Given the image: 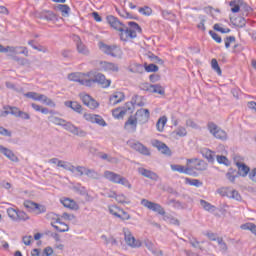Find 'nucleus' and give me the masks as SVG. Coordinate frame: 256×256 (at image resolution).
Returning a JSON list of instances; mask_svg holds the SVG:
<instances>
[{
    "label": "nucleus",
    "mask_w": 256,
    "mask_h": 256,
    "mask_svg": "<svg viewBox=\"0 0 256 256\" xmlns=\"http://www.w3.org/2000/svg\"><path fill=\"white\" fill-rule=\"evenodd\" d=\"M134 117L136 118V121L140 123V125H145V123L149 121V117H150L149 109L141 108L137 110Z\"/></svg>",
    "instance_id": "obj_14"
},
{
    "label": "nucleus",
    "mask_w": 256,
    "mask_h": 256,
    "mask_svg": "<svg viewBox=\"0 0 256 256\" xmlns=\"http://www.w3.org/2000/svg\"><path fill=\"white\" fill-rule=\"evenodd\" d=\"M124 239L129 247H141V241L135 239L129 229H124Z\"/></svg>",
    "instance_id": "obj_16"
},
{
    "label": "nucleus",
    "mask_w": 256,
    "mask_h": 256,
    "mask_svg": "<svg viewBox=\"0 0 256 256\" xmlns=\"http://www.w3.org/2000/svg\"><path fill=\"white\" fill-rule=\"evenodd\" d=\"M213 28L215 31H219L220 33H231V29L223 28L219 24H215Z\"/></svg>",
    "instance_id": "obj_61"
},
{
    "label": "nucleus",
    "mask_w": 256,
    "mask_h": 256,
    "mask_svg": "<svg viewBox=\"0 0 256 256\" xmlns=\"http://www.w3.org/2000/svg\"><path fill=\"white\" fill-rule=\"evenodd\" d=\"M174 135L178 137H187V129L183 126H179L174 132Z\"/></svg>",
    "instance_id": "obj_41"
},
{
    "label": "nucleus",
    "mask_w": 256,
    "mask_h": 256,
    "mask_svg": "<svg viewBox=\"0 0 256 256\" xmlns=\"http://www.w3.org/2000/svg\"><path fill=\"white\" fill-rule=\"evenodd\" d=\"M137 123V118L130 116L125 122L124 129L128 131V133H135V131H137Z\"/></svg>",
    "instance_id": "obj_18"
},
{
    "label": "nucleus",
    "mask_w": 256,
    "mask_h": 256,
    "mask_svg": "<svg viewBox=\"0 0 256 256\" xmlns=\"http://www.w3.org/2000/svg\"><path fill=\"white\" fill-rule=\"evenodd\" d=\"M218 193L222 197H228L229 199H235L236 201H241V194H239V191L233 190L231 188H221L218 190Z\"/></svg>",
    "instance_id": "obj_10"
},
{
    "label": "nucleus",
    "mask_w": 256,
    "mask_h": 256,
    "mask_svg": "<svg viewBox=\"0 0 256 256\" xmlns=\"http://www.w3.org/2000/svg\"><path fill=\"white\" fill-rule=\"evenodd\" d=\"M113 116L116 118V119H122V117H125V111L124 110H121V109H115L113 111Z\"/></svg>",
    "instance_id": "obj_57"
},
{
    "label": "nucleus",
    "mask_w": 256,
    "mask_h": 256,
    "mask_svg": "<svg viewBox=\"0 0 256 256\" xmlns=\"http://www.w3.org/2000/svg\"><path fill=\"white\" fill-rule=\"evenodd\" d=\"M88 77V87H91L93 83H98L99 85H102V87L107 88L111 85V80H107L105 78V75L97 72H88L87 74Z\"/></svg>",
    "instance_id": "obj_1"
},
{
    "label": "nucleus",
    "mask_w": 256,
    "mask_h": 256,
    "mask_svg": "<svg viewBox=\"0 0 256 256\" xmlns=\"http://www.w3.org/2000/svg\"><path fill=\"white\" fill-rule=\"evenodd\" d=\"M7 213H8V217H10L12 221H17L19 210H15V208H8Z\"/></svg>",
    "instance_id": "obj_42"
},
{
    "label": "nucleus",
    "mask_w": 256,
    "mask_h": 256,
    "mask_svg": "<svg viewBox=\"0 0 256 256\" xmlns=\"http://www.w3.org/2000/svg\"><path fill=\"white\" fill-rule=\"evenodd\" d=\"M51 255H53V248L51 246L44 248L41 254V256H51Z\"/></svg>",
    "instance_id": "obj_64"
},
{
    "label": "nucleus",
    "mask_w": 256,
    "mask_h": 256,
    "mask_svg": "<svg viewBox=\"0 0 256 256\" xmlns=\"http://www.w3.org/2000/svg\"><path fill=\"white\" fill-rule=\"evenodd\" d=\"M191 167H192V171L193 169H196V171H207L208 166L205 161L200 160L194 166H191Z\"/></svg>",
    "instance_id": "obj_34"
},
{
    "label": "nucleus",
    "mask_w": 256,
    "mask_h": 256,
    "mask_svg": "<svg viewBox=\"0 0 256 256\" xmlns=\"http://www.w3.org/2000/svg\"><path fill=\"white\" fill-rule=\"evenodd\" d=\"M7 57H10V59H13V61H16L20 67H31V60L24 58V57H19L15 56L13 54H8Z\"/></svg>",
    "instance_id": "obj_21"
},
{
    "label": "nucleus",
    "mask_w": 256,
    "mask_h": 256,
    "mask_svg": "<svg viewBox=\"0 0 256 256\" xmlns=\"http://www.w3.org/2000/svg\"><path fill=\"white\" fill-rule=\"evenodd\" d=\"M119 211H121V209L117 206L109 207V213H111V215H114V217H119Z\"/></svg>",
    "instance_id": "obj_62"
},
{
    "label": "nucleus",
    "mask_w": 256,
    "mask_h": 256,
    "mask_svg": "<svg viewBox=\"0 0 256 256\" xmlns=\"http://www.w3.org/2000/svg\"><path fill=\"white\" fill-rule=\"evenodd\" d=\"M151 145L153 147H155L156 149H158V151H160V153H162V155H167V157H171L172 152L171 149L169 147H167V144L154 139L151 141Z\"/></svg>",
    "instance_id": "obj_12"
},
{
    "label": "nucleus",
    "mask_w": 256,
    "mask_h": 256,
    "mask_svg": "<svg viewBox=\"0 0 256 256\" xmlns=\"http://www.w3.org/2000/svg\"><path fill=\"white\" fill-rule=\"evenodd\" d=\"M217 243L222 251H227V243L223 241V238H217Z\"/></svg>",
    "instance_id": "obj_63"
},
{
    "label": "nucleus",
    "mask_w": 256,
    "mask_h": 256,
    "mask_svg": "<svg viewBox=\"0 0 256 256\" xmlns=\"http://www.w3.org/2000/svg\"><path fill=\"white\" fill-rule=\"evenodd\" d=\"M145 71H147V73H157V71H159V66L155 65V64H145Z\"/></svg>",
    "instance_id": "obj_46"
},
{
    "label": "nucleus",
    "mask_w": 256,
    "mask_h": 256,
    "mask_svg": "<svg viewBox=\"0 0 256 256\" xmlns=\"http://www.w3.org/2000/svg\"><path fill=\"white\" fill-rule=\"evenodd\" d=\"M200 205L205 211H215V206L205 200H200Z\"/></svg>",
    "instance_id": "obj_43"
},
{
    "label": "nucleus",
    "mask_w": 256,
    "mask_h": 256,
    "mask_svg": "<svg viewBox=\"0 0 256 256\" xmlns=\"http://www.w3.org/2000/svg\"><path fill=\"white\" fill-rule=\"evenodd\" d=\"M146 57H148V59H150V61L152 63H158V65H163V60L161 58H159L157 55L151 53V52H148L146 54Z\"/></svg>",
    "instance_id": "obj_36"
},
{
    "label": "nucleus",
    "mask_w": 256,
    "mask_h": 256,
    "mask_svg": "<svg viewBox=\"0 0 256 256\" xmlns=\"http://www.w3.org/2000/svg\"><path fill=\"white\" fill-rule=\"evenodd\" d=\"M57 11L62 13V17H69L71 8L66 4H59L56 6Z\"/></svg>",
    "instance_id": "obj_31"
},
{
    "label": "nucleus",
    "mask_w": 256,
    "mask_h": 256,
    "mask_svg": "<svg viewBox=\"0 0 256 256\" xmlns=\"http://www.w3.org/2000/svg\"><path fill=\"white\" fill-rule=\"evenodd\" d=\"M120 31V39L121 41H129V39H135L137 37V32L127 26H123Z\"/></svg>",
    "instance_id": "obj_13"
},
{
    "label": "nucleus",
    "mask_w": 256,
    "mask_h": 256,
    "mask_svg": "<svg viewBox=\"0 0 256 256\" xmlns=\"http://www.w3.org/2000/svg\"><path fill=\"white\" fill-rule=\"evenodd\" d=\"M47 219L51 220V223H59L61 221V219L59 218V216H57V214L51 212L47 214Z\"/></svg>",
    "instance_id": "obj_50"
},
{
    "label": "nucleus",
    "mask_w": 256,
    "mask_h": 256,
    "mask_svg": "<svg viewBox=\"0 0 256 256\" xmlns=\"http://www.w3.org/2000/svg\"><path fill=\"white\" fill-rule=\"evenodd\" d=\"M84 119L86 121H89L90 123H95V119L97 117V114H89V113H85L83 115Z\"/></svg>",
    "instance_id": "obj_59"
},
{
    "label": "nucleus",
    "mask_w": 256,
    "mask_h": 256,
    "mask_svg": "<svg viewBox=\"0 0 256 256\" xmlns=\"http://www.w3.org/2000/svg\"><path fill=\"white\" fill-rule=\"evenodd\" d=\"M141 96L136 95L132 99V105H137L138 107H143L145 105V102L141 101Z\"/></svg>",
    "instance_id": "obj_52"
},
{
    "label": "nucleus",
    "mask_w": 256,
    "mask_h": 256,
    "mask_svg": "<svg viewBox=\"0 0 256 256\" xmlns=\"http://www.w3.org/2000/svg\"><path fill=\"white\" fill-rule=\"evenodd\" d=\"M24 96L28 97V99H33V101H40L41 99V94L37 92H27Z\"/></svg>",
    "instance_id": "obj_45"
},
{
    "label": "nucleus",
    "mask_w": 256,
    "mask_h": 256,
    "mask_svg": "<svg viewBox=\"0 0 256 256\" xmlns=\"http://www.w3.org/2000/svg\"><path fill=\"white\" fill-rule=\"evenodd\" d=\"M197 158L187 159L186 167L179 164H172L170 167L172 171H177L178 173H184L185 175H191V171H193V167H191V163H195Z\"/></svg>",
    "instance_id": "obj_6"
},
{
    "label": "nucleus",
    "mask_w": 256,
    "mask_h": 256,
    "mask_svg": "<svg viewBox=\"0 0 256 256\" xmlns=\"http://www.w3.org/2000/svg\"><path fill=\"white\" fill-rule=\"evenodd\" d=\"M74 41H76L77 51L80 55H89V49L83 44L79 36H74Z\"/></svg>",
    "instance_id": "obj_24"
},
{
    "label": "nucleus",
    "mask_w": 256,
    "mask_h": 256,
    "mask_svg": "<svg viewBox=\"0 0 256 256\" xmlns=\"http://www.w3.org/2000/svg\"><path fill=\"white\" fill-rule=\"evenodd\" d=\"M208 131L215 137V139H220V141H227V132L225 130L221 129L217 124L214 122H209L207 124Z\"/></svg>",
    "instance_id": "obj_3"
},
{
    "label": "nucleus",
    "mask_w": 256,
    "mask_h": 256,
    "mask_svg": "<svg viewBox=\"0 0 256 256\" xmlns=\"http://www.w3.org/2000/svg\"><path fill=\"white\" fill-rule=\"evenodd\" d=\"M103 67L106 71H119V66L111 62H104Z\"/></svg>",
    "instance_id": "obj_39"
},
{
    "label": "nucleus",
    "mask_w": 256,
    "mask_h": 256,
    "mask_svg": "<svg viewBox=\"0 0 256 256\" xmlns=\"http://www.w3.org/2000/svg\"><path fill=\"white\" fill-rule=\"evenodd\" d=\"M150 93H158V95H165V88L161 84H152L150 88Z\"/></svg>",
    "instance_id": "obj_33"
},
{
    "label": "nucleus",
    "mask_w": 256,
    "mask_h": 256,
    "mask_svg": "<svg viewBox=\"0 0 256 256\" xmlns=\"http://www.w3.org/2000/svg\"><path fill=\"white\" fill-rule=\"evenodd\" d=\"M68 80L74 81L76 83H80V85H85V87H88V83H89V77H87V73H79V72L70 73L68 74Z\"/></svg>",
    "instance_id": "obj_7"
},
{
    "label": "nucleus",
    "mask_w": 256,
    "mask_h": 256,
    "mask_svg": "<svg viewBox=\"0 0 256 256\" xmlns=\"http://www.w3.org/2000/svg\"><path fill=\"white\" fill-rule=\"evenodd\" d=\"M79 97L82 103H84L86 107H89V109H97V107H99V102H96L90 95L81 93Z\"/></svg>",
    "instance_id": "obj_15"
},
{
    "label": "nucleus",
    "mask_w": 256,
    "mask_h": 256,
    "mask_svg": "<svg viewBox=\"0 0 256 256\" xmlns=\"http://www.w3.org/2000/svg\"><path fill=\"white\" fill-rule=\"evenodd\" d=\"M138 11L139 13H142V15H146V16H149L151 15V13H153V10L149 8V6L140 7Z\"/></svg>",
    "instance_id": "obj_55"
},
{
    "label": "nucleus",
    "mask_w": 256,
    "mask_h": 256,
    "mask_svg": "<svg viewBox=\"0 0 256 256\" xmlns=\"http://www.w3.org/2000/svg\"><path fill=\"white\" fill-rule=\"evenodd\" d=\"M226 178L228 179V181L230 183H235V179H237V172L234 171V170H229L227 173H226Z\"/></svg>",
    "instance_id": "obj_44"
},
{
    "label": "nucleus",
    "mask_w": 256,
    "mask_h": 256,
    "mask_svg": "<svg viewBox=\"0 0 256 256\" xmlns=\"http://www.w3.org/2000/svg\"><path fill=\"white\" fill-rule=\"evenodd\" d=\"M50 121H52V123H54L55 125H60L61 127L65 125V120L57 116L50 117Z\"/></svg>",
    "instance_id": "obj_48"
},
{
    "label": "nucleus",
    "mask_w": 256,
    "mask_h": 256,
    "mask_svg": "<svg viewBox=\"0 0 256 256\" xmlns=\"http://www.w3.org/2000/svg\"><path fill=\"white\" fill-rule=\"evenodd\" d=\"M94 123H96L97 125H100L101 127H107V122H105L103 117H101L100 115H96Z\"/></svg>",
    "instance_id": "obj_53"
},
{
    "label": "nucleus",
    "mask_w": 256,
    "mask_h": 256,
    "mask_svg": "<svg viewBox=\"0 0 256 256\" xmlns=\"http://www.w3.org/2000/svg\"><path fill=\"white\" fill-rule=\"evenodd\" d=\"M85 175L88 179H94L96 181H98V179H101V174H99V172L95 171L94 169L87 168Z\"/></svg>",
    "instance_id": "obj_32"
},
{
    "label": "nucleus",
    "mask_w": 256,
    "mask_h": 256,
    "mask_svg": "<svg viewBox=\"0 0 256 256\" xmlns=\"http://www.w3.org/2000/svg\"><path fill=\"white\" fill-rule=\"evenodd\" d=\"M211 66L212 69L218 73V75H221V67H219V62H217V59H212Z\"/></svg>",
    "instance_id": "obj_51"
},
{
    "label": "nucleus",
    "mask_w": 256,
    "mask_h": 256,
    "mask_svg": "<svg viewBox=\"0 0 256 256\" xmlns=\"http://www.w3.org/2000/svg\"><path fill=\"white\" fill-rule=\"evenodd\" d=\"M239 5H241V0H232L230 2V7H232V13H239V11L241 10V7Z\"/></svg>",
    "instance_id": "obj_37"
},
{
    "label": "nucleus",
    "mask_w": 256,
    "mask_h": 256,
    "mask_svg": "<svg viewBox=\"0 0 256 256\" xmlns=\"http://www.w3.org/2000/svg\"><path fill=\"white\" fill-rule=\"evenodd\" d=\"M202 156L207 159V161H209V163H213V161H215V154L213 153V151L207 149V148H203L201 150Z\"/></svg>",
    "instance_id": "obj_29"
},
{
    "label": "nucleus",
    "mask_w": 256,
    "mask_h": 256,
    "mask_svg": "<svg viewBox=\"0 0 256 256\" xmlns=\"http://www.w3.org/2000/svg\"><path fill=\"white\" fill-rule=\"evenodd\" d=\"M64 105L76 113H83V106H81V104H79L77 101H66L64 102Z\"/></svg>",
    "instance_id": "obj_25"
},
{
    "label": "nucleus",
    "mask_w": 256,
    "mask_h": 256,
    "mask_svg": "<svg viewBox=\"0 0 256 256\" xmlns=\"http://www.w3.org/2000/svg\"><path fill=\"white\" fill-rule=\"evenodd\" d=\"M107 23H109L110 27L112 29H115L116 31H122L123 27L125 26L124 23L119 21V19L113 15L107 16Z\"/></svg>",
    "instance_id": "obj_17"
},
{
    "label": "nucleus",
    "mask_w": 256,
    "mask_h": 256,
    "mask_svg": "<svg viewBox=\"0 0 256 256\" xmlns=\"http://www.w3.org/2000/svg\"><path fill=\"white\" fill-rule=\"evenodd\" d=\"M138 173L139 175H142V177H146V179H151V181H159V175L151 170L138 168Z\"/></svg>",
    "instance_id": "obj_20"
},
{
    "label": "nucleus",
    "mask_w": 256,
    "mask_h": 256,
    "mask_svg": "<svg viewBox=\"0 0 256 256\" xmlns=\"http://www.w3.org/2000/svg\"><path fill=\"white\" fill-rule=\"evenodd\" d=\"M2 53H9L8 55H25L29 57V50L23 46H4Z\"/></svg>",
    "instance_id": "obj_5"
},
{
    "label": "nucleus",
    "mask_w": 256,
    "mask_h": 256,
    "mask_svg": "<svg viewBox=\"0 0 256 256\" xmlns=\"http://www.w3.org/2000/svg\"><path fill=\"white\" fill-rule=\"evenodd\" d=\"M185 183L187 185H191L192 187H201L203 185V182H201L199 179L191 178H185Z\"/></svg>",
    "instance_id": "obj_38"
},
{
    "label": "nucleus",
    "mask_w": 256,
    "mask_h": 256,
    "mask_svg": "<svg viewBox=\"0 0 256 256\" xmlns=\"http://www.w3.org/2000/svg\"><path fill=\"white\" fill-rule=\"evenodd\" d=\"M41 103H43L44 105H47L48 107H55V102L53 100H51L49 97L45 96L44 94L40 95V100Z\"/></svg>",
    "instance_id": "obj_35"
},
{
    "label": "nucleus",
    "mask_w": 256,
    "mask_h": 256,
    "mask_svg": "<svg viewBox=\"0 0 256 256\" xmlns=\"http://www.w3.org/2000/svg\"><path fill=\"white\" fill-rule=\"evenodd\" d=\"M162 15H163L164 19H167L168 21H173V19H175V14H173V12H169L167 10H164L162 12Z\"/></svg>",
    "instance_id": "obj_56"
},
{
    "label": "nucleus",
    "mask_w": 256,
    "mask_h": 256,
    "mask_svg": "<svg viewBox=\"0 0 256 256\" xmlns=\"http://www.w3.org/2000/svg\"><path fill=\"white\" fill-rule=\"evenodd\" d=\"M0 153L7 157V159H10V161H13L14 163H17L19 161V158L11 151V149L4 147L3 145H0Z\"/></svg>",
    "instance_id": "obj_22"
},
{
    "label": "nucleus",
    "mask_w": 256,
    "mask_h": 256,
    "mask_svg": "<svg viewBox=\"0 0 256 256\" xmlns=\"http://www.w3.org/2000/svg\"><path fill=\"white\" fill-rule=\"evenodd\" d=\"M60 203H62V205L66 207V209H71L72 211H77L79 209V204H77L75 200L70 198H62L60 200Z\"/></svg>",
    "instance_id": "obj_23"
},
{
    "label": "nucleus",
    "mask_w": 256,
    "mask_h": 256,
    "mask_svg": "<svg viewBox=\"0 0 256 256\" xmlns=\"http://www.w3.org/2000/svg\"><path fill=\"white\" fill-rule=\"evenodd\" d=\"M236 166L238 167L237 174L240 175L241 177H247V175L249 174V171H250L249 166H247L241 162H237Z\"/></svg>",
    "instance_id": "obj_27"
},
{
    "label": "nucleus",
    "mask_w": 256,
    "mask_h": 256,
    "mask_svg": "<svg viewBox=\"0 0 256 256\" xmlns=\"http://www.w3.org/2000/svg\"><path fill=\"white\" fill-rule=\"evenodd\" d=\"M0 135H2L3 137H11L13 133L11 132V130H7V128L0 126Z\"/></svg>",
    "instance_id": "obj_60"
},
{
    "label": "nucleus",
    "mask_w": 256,
    "mask_h": 256,
    "mask_svg": "<svg viewBox=\"0 0 256 256\" xmlns=\"http://www.w3.org/2000/svg\"><path fill=\"white\" fill-rule=\"evenodd\" d=\"M167 123V117L163 116L161 118H159V120L156 123V127L158 129V131H163V129H165V125Z\"/></svg>",
    "instance_id": "obj_40"
},
{
    "label": "nucleus",
    "mask_w": 256,
    "mask_h": 256,
    "mask_svg": "<svg viewBox=\"0 0 256 256\" xmlns=\"http://www.w3.org/2000/svg\"><path fill=\"white\" fill-rule=\"evenodd\" d=\"M39 19H46V21H55L57 19V16L55 13L49 10H43L40 13H38Z\"/></svg>",
    "instance_id": "obj_26"
},
{
    "label": "nucleus",
    "mask_w": 256,
    "mask_h": 256,
    "mask_svg": "<svg viewBox=\"0 0 256 256\" xmlns=\"http://www.w3.org/2000/svg\"><path fill=\"white\" fill-rule=\"evenodd\" d=\"M29 215L27 213L18 210L17 221H28Z\"/></svg>",
    "instance_id": "obj_54"
},
{
    "label": "nucleus",
    "mask_w": 256,
    "mask_h": 256,
    "mask_svg": "<svg viewBox=\"0 0 256 256\" xmlns=\"http://www.w3.org/2000/svg\"><path fill=\"white\" fill-rule=\"evenodd\" d=\"M100 157L104 161H108V163H117L118 162L117 158L108 156L107 154H102Z\"/></svg>",
    "instance_id": "obj_58"
},
{
    "label": "nucleus",
    "mask_w": 256,
    "mask_h": 256,
    "mask_svg": "<svg viewBox=\"0 0 256 256\" xmlns=\"http://www.w3.org/2000/svg\"><path fill=\"white\" fill-rule=\"evenodd\" d=\"M125 99V94L122 92H116L110 97V103L112 105H117V103H121Z\"/></svg>",
    "instance_id": "obj_28"
},
{
    "label": "nucleus",
    "mask_w": 256,
    "mask_h": 256,
    "mask_svg": "<svg viewBox=\"0 0 256 256\" xmlns=\"http://www.w3.org/2000/svg\"><path fill=\"white\" fill-rule=\"evenodd\" d=\"M64 129L66 131H69V133H72V135H76L77 137H87V132L75 125H73L71 122H64Z\"/></svg>",
    "instance_id": "obj_9"
},
{
    "label": "nucleus",
    "mask_w": 256,
    "mask_h": 256,
    "mask_svg": "<svg viewBox=\"0 0 256 256\" xmlns=\"http://www.w3.org/2000/svg\"><path fill=\"white\" fill-rule=\"evenodd\" d=\"M104 177L108 181H111V183H116L118 185H123L124 187H128V189H131V183H129V180L127 178L111 171H105Z\"/></svg>",
    "instance_id": "obj_2"
},
{
    "label": "nucleus",
    "mask_w": 256,
    "mask_h": 256,
    "mask_svg": "<svg viewBox=\"0 0 256 256\" xmlns=\"http://www.w3.org/2000/svg\"><path fill=\"white\" fill-rule=\"evenodd\" d=\"M130 147L134 149V151H138V153H141V155H146L147 157L151 155V151H149V148H147L140 142H132L130 144Z\"/></svg>",
    "instance_id": "obj_19"
},
{
    "label": "nucleus",
    "mask_w": 256,
    "mask_h": 256,
    "mask_svg": "<svg viewBox=\"0 0 256 256\" xmlns=\"http://www.w3.org/2000/svg\"><path fill=\"white\" fill-rule=\"evenodd\" d=\"M52 227H54V229H56V231H58L59 233H67V231H69V225L65 224L64 222H58V225H55L54 222H51Z\"/></svg>",
    "instance_id": "obj_30"
},
{
    "label": "nucleus",
    "mask_w": 256,
    "mask_h": 256,
    "mask_svg": "<svg viewBox=\"0 0 256 256\" xmlns=\"http://www.w3.org/2000/svg\"><path fill=\"white\" fill-rule=\"evenodd\" d=\"M73 190L76 193H79V195H87V189L85 188V186L77 185L73 187Z\"/></svg>",
    "instance_id": "obj_49"
},
{
    "label": "nucleus",
    "mask_w": 256,
    "mask_h": 256,
    "mask_svg": "<svg viewBox=\"0 0 256 256\" xmlns=\"http://www.w3.org/2000/svg\"><path fill=\"white\" fill-rule=\"evenodd\" d=\"M118 219H121L122 221H129V219H131V215H129V213L125 212L123 209H120Z\"/></svg>",
    "instance_id": "obj_47"
},
{
    "label": "nucleus",
    "mask_w": 256,
    "mask_h": 256,
    "mask_svg": "<svg viewBox=\"0 0 256 256\" xmlns=\"http://www.w3.org/2000/svg\"><path fill=\"white\" fill-rule=\"evenodd\" d=\"M141 205L146 207V209H150V211H154V213H158V215H165V209L161 206V204L151 202L147 199H142Z\"/></svg>",
    "instance_id": "obj_8"
},
{
    "label": "nucleus",
    "mask_w": 256,
    "mask_h": 256,
    "mask_svg": "<svg viewBox=\"0 0 256 256\" xmlns=\"http://www.w3.org/2000/svg\"><path fill=\"white\" fill-rule=\"evenodd\" d=\"M100 49L106 55H111V57H116L117 59H121L123 56V51L117 46H109L107 44L100 43Z\"/></svg>",
    "instance_id": "obj_4"
},
{
    "label": "nucleus",
    "mask_w": 256,
    "mask_h": 256,
    "mask_svg": "<svg viewBox=\"0 0 256 256\" xmlns=\"http://www.w3.org/2000/svg\"><path fill=\"white\" fill-rule=\"evenodd\" d=\"M24 207H26V209H29L30 211H33L34 213H36V215H41V213H45V211H47L45 206L37 204L31 200H26L24 202Z\"/></svg>",
    "instance_id": "obj_11"
}]
</instances>
